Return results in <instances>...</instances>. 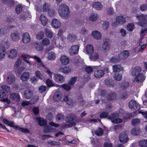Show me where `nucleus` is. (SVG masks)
<instances>
[{
	"mask_svg": "<svg viewBox=\"0 0 147 147\" xmlns=\"http://www.w3.org/2000/svg\"><path fill=\"white\" fill-rule=\"evenodd\" d=\"M21 64V61L19 59H18L15 62L14 65V68L16 69L17 68L20 66Z\"/></svg>",
	"mask_w": 147,
	"mask_h": 147,
	"instance_id": "57",
	"label": "nucleus"
},
{
	"mask_svg": "<svg viewBox=\"0 0 147 147\" xmlns=\"http://www.w3.org/2000/svg\"><path fill=\"white\" fill-rule=\"evenodd\" d=\"M140 9L142 11H144L147 9V4H144L140 6Z\"/></svg>",
	"mask_w": 147,
	"mask_h": 147,
	"instance_id": "64",
	"label": "nucleus"
},
{
	"mask_svg": "<svg viewBox=\"0 0 147 147\" xmlns=\"http://www.w3.org/2000/svg\"><path fill=\"white\" fill-rule=\"evenodd\" d=\"M105 85L109 87H112L114 86L113 82L109 80H105Z\"/></svg>",
	"mask_w": 147,
	"mask_h": 147,
	"instance_id": "63",
	"label": "nucleus"
},
{
	"mask_svg": "<svg viewBox=\"0 0 147 147\" xmlns=\"http://www.w3.org/2000/svg\"><path fill=\"white\" fill-rule=\"evenodd\" d=\"M37 120L38 121V124L40 126H45L47 124L46 121L44 119L38 118Z\"/></svg>",
	"mask_w": 147,
	"mask_h": 147,
	"instance_id": "46",
	"label": "nucleus"
},
{
	"mask_svg": "<svg viewBox=\"0 0 147 147\" xmlns=\"http://www.w3.org/2000/svg\"><path fill=\"white\" fill-rule=\"evenodd\" d=\"M62 97L61 92L59 90H58L55 93L53 96V99L55 101H59L62 98Z\"/></svg>",
	"mask_w": 147,
	"mask_h": 147,
	"instance_id": "7",
	"label": "nucleus"
},
{
	"mask_svg": "<svg viewBox=\"0 0 147 147\" xmlns=\"http://www.w3.org/2000/svg\"><path fill=\"white\" fill-rule=\"evenodd\" d=\"M78 102H79L80 104L81 105H83L84 104V100L82 98V97L80 95L78 96Z\"/></svg>",
	"mask_w": 147,
	"mask_h": 147,
	"instance_id": "61",
	"label": "nucleus"
},
{
	"mask_svg": "<svg viewBox=\"0 0 147 147\" xmlns=\"http://www.w3.org/2000/svg\"><path fill=\"white\" fill-rule=\"evenodd\" d=\"M30 74L28 72H24L21 76L20 79L23 81H26L29 78Z\"/></svg>",
	"mask_w": 147,
	"mask_h": 147,
	"instance_id": "23",
	"label": "nucleus"
},
{
	"mask_svg": "<svg viewBox=\"0 0 147 147\" xmlns=\"http://www.w3.org/2000/svg\"><path fill=\"white\" fill-rule=\"evenodd\" d=\"M40 20L43 25L45 26L46 24L48 21V19L45 15H41L40 17Z\"/></svg>",
	"mask_w": 147,
	"mask_h": 147,
	"instance_id": "33",
	"label": "nucleus"
},
{
	"mask_svg": "<svg viewBox=\"0 0 147 147\" xmlns=\"http://www.w3.org/2000/svg\"><path fill=\"white\" fill-rule=\"evenodd\" d=\"M113 71L116 72L117 71H122L123 70V67H122L121 65H115L113 66Z\"/></svg>",
	"mask_w": 147,
	"mask_h": 147,
	"instance_id": "30",
	"label": "nucleus"
},
{
	"mask_svg": "<svg viewBox=\"0 0 147 147\" xmlns=\"http://www.w3.org/2000/svg\"><path fill=\"white\" fill-rule=\"evenodd\" d=\"M10 37L12 40L13 41H17L20 39L18 33L17 32L11 33V34Z\"/></svg>",
	"mask_w": 147,
	"mask_h": 147,
	"instance_id": "14",
	"label": "nucleus"
},
{
	"mask_svg": "<svg viewBox=\"0 0 147 147\" xmlns=\"http://www.w3.org/2000/svg\"><path fill=\"white\" fill-rule=\"evenodd\" d=\"M35 74L36 77L38 78L42 79L43 78L41 72L38 71H37L35 72Z\"/></svg>",
	"mask_w": 147,
	"mask_h": 147,
	"instance_id": "55",
	"label": "nucleus"
},
{
	"mask_svg": "<svg viewBox=\"0 0 147 147\" xmlns=\"http://www.w3.org/2000/svg\"><path fill=\"white\" fill-rule=\"evenodd\" d=\"M115 80L117 81H120L122 78V76L121 74H116L114 76Z\"/></svg>",
	"mask_w": 147,
	"mask_h": 147,
	"instance_id": "59",
	"label": "nucleus"
},
{
	"mask_svg": "<svg viewBox=\"0 0 147 147\" xmlns=\"http://www.w3.org/2000/svg\"><path fill=\"white\" fill-rule=\"evenodd\" d=\"M105 74V72L103 70L99 69L95 71L94 75L96 78H100L103 76Z\"/></svg>",
	"mask_w": 147,
	"mask_h": 147,
	"instance_id": "16",
	"label": "nucleus"
},
{
	"mask_svg": "<svg viewBox=\"0 0 147 147\" xmlns=\"http://www.w3.org/2000/svg\"><path fill=\"white\" fill-rule=\"evenodd\" d=\"M34 45L36 50L38 51H41L43 48L42 45L40 43L35 42Z\"/></svg>",
	"mask_w": 147,
	"mask_h": 147,
	"instance_id": "39",
	"label": "nucleus"
},
{
	"mask_svg": "<svg viewBox=\"0 0 147 147\" xmlns=\"http://www.w3.org/2000/svg\"><path fill=\"white\" fill-rule=\"evenodd\" d=\"M145 79V77L144 75L140 73L135 77V80L138 83L144 81Z\"/></svg>",
	"mask_w": 147,
	"mask_h": 147,
	"instance_id": "11",
	"label": "nucleus"
},
{
	"mask_svg": "<svg viewBox=\"0 0 147 147\" xmlns=\"http://www.w3.org/2000/svg\"><path fill=\"white\" fill-rule=\"evenodd\" d=\"M141 131L139 127H137L132 129L131 131V134L134 135H138L140 133Z\"/></svg>",
	"mask_w": 147,
	"mask_h": 147,
	"instance_id": "29",
	"label": "nucleus"
},
{
	"mask_svg": "<svg viewBox=\"0 0 147 147\" xmlns=\"http://www.w3.org/2000/svg\"><path fill=\"white\" fill-rule=\"evenodd\" d=\"M95 133L98 136H100L103 134V130L101 127H99L94 131Z\"/></svg>",
	"mask_w": 147,
	"mask_h": 147,
	"instance_id": "38",
	"label": "nucleus"
},
{
	"mask_svg": "<svg viewBox=\"0 0 147 147\" xmlns=\"http://www.w3.org/2000/svg\"><path fill=\"white\" fill-rule=\"evenodd\" d=\"M90 56V58L92 61H95L98 58L99 55L97 53L92 52Z\"/></svg>",
	"mask_w": 147,
	"mask_h": 147,
	"instance_id": "37",
	"label": "nucleus"
},
{
	"mask_svg": "<svg viewBox=\"0 0 147 147\" xmlns=\"http://www.w3.org/2000/svg\"><path fill=\"white\" fill-rule=\"evenodd\" d=\"M54 80L55 81L61 83L64 82V77L63 76L59 74L55 75Z\"/></svg>",
	"mask_w": 147,
	"mask_h": 147,
	"instance_id": "10",
	"label": "nucleus"
},
{
	"mask_svg": "<svg viewBox=\"0 0 147 147\" xmlns=\"http://www.w3.org/2000/svg\"><path fill=\"white\" fill-rule=\"evenodd\" d=\"M107 91L105 90H101L100 92V94L102 97L107 98L108 95Z\"/></svg>",
	"mask_w": 147,
	"mask_h": 147,
	"instance_id": "48",
	"label": "nucleus"
},
{
	"mask_svg": "<svg viewBox=\"0 0 147 147\" xmlns=\"http://www.w3.org/2000/svg\"><path fill=\"white\" fill-rule=\"evenodd\" d=\"M119 137L120 141L121 143H125L128 142V138L127 135L125 133H121Z\"/></svg>",
	"mask_w": 147,
	"mask_h": 147,
	"instance_id": "6",
	"label": "nucleus"
},
{
	"mask_svg": "<svg viewBox=\"0 0 147 147\" xmlns=\"http://www.w3.org/2000/svg\"><path fill=\"white\" fill-rule=\"evenodd\" d=\"M141 71V69L138 66H136L133 68L131 71V74L132 76H136L140 74Z\"/></svg>",
	"mask_w": 147,
	"mask_h": 147,
	"instance_id": "9",
	"label": "nucleus"
},
{
	"mask_svg": "<svg viewBox=\"0 0 147 147\" xmlns=\"http://www.w3.org/2000/svg\"><path fill=\"white\" fill-rule=\"evenodd\" d=\"M51 25L54 28H58L60 27L61 24L59 20L55 19L52 20Z\"/></svg>",
	"mask_w": 147,
	"mask_h": 147,
	"instance_id": "12",
	"label": "nucleus"
},
{
	"mask_svg": "<svg viewBox=\"0 0 147 147\" xmlns=\"http://www.w3.org/2000/svg\"><path fill=\"white\" fill-rule=\"evenodd\" d=\"M15 80L14 76L13 75H10L7 77V81L8 84H11Z\"/></svg>",
	"mask_w": 147,
	"mask_h": 147,
	"instance_id": "35",
	"label": "nucleus"
},
{
	"mask_svg": "<svg viewBox=\"0 0 147 147\" xmlns=\"http://www.w3.org/2000/svg\"><path fill=\"white\" fill-rule=\"evenodd\" d=\"M117 21L120 24H122L125 22V18L123 16H118L116 18Z\"/></svg>",
	"mask_w": 147,
	"mask_h": 147,
	"instance_id": "41",
	"label": "nucleus"
},
{
	"mask_svg": "<svg viewBox=\"0 0 147 147\" xmlns=\"http://www.w3.org/2000/svg\"><path fill=\"white\" fill-rule=\"evenodd\" d=\"M10 97L11 99L17 101H19L20 100L19 95L18 93H14L10 94Z\"/></svg>",
	"mask_w": 147,
	"mask_h": 147,
	"instance_id": "21",
	"label": "nucleus"
},
{
	"mask_svg": "<svg viewBox=\"0 0 147 147\" xmlns=\"http://www.w3.org/2000/svg\"><path fill=\"white\" fill-rule=\"evenodd\" d=\"M76 80V77L72 78L68 83V84L70 86H72L75 83Z\"/></svg>",
	"mask_w": 147,
	"mask_h": 147,
	"instance_id": "56",
	"label": "nucleus"
},
{
	"mask_svg": "<svg viewBox=\"0 0 147 147\" xmlns=\"http://www.w3.org/2000/svg\"><path fill=\"white\" fill-rule=\"evenodd\" d=\"M98 15L96 14H94L89 18L90 20L92 21H95L98 18Z\"/></svg>",
	"mask_w": 147,
	"mask_h": 147,
	"instance_id": "54",
	"label": "nucleus"
},
{
	"mask_svg": "<svg viewBox=\"0 0 147 147\" xmlns=\"http://www.w3.org/2000/svg\"><path fill=\"white\" fill-rule=\"evenodd\" d=\"M58 13L61 18L64 19H67L70 16L69 7L65 4H61L59 7Z\"/></svg>",
	"mask_w": 147,
	"mask_h": 147,
	"instance_id": "1",
	"label": "nucleus"
},
{
	"mask_svg": "<svg viewBox=\"0 0 147 147\" xmlns=\"http://www.w3.org/2000/svg\"><path fill=\"white\" fill-rule=\"evenodd\" d=\"M33 96V92L32 90L28 89L26 90L24 92V96L27 99H29Z\"/></svg>",
	"mask_w": 147,
	"mask_h": 147,
	"instance_id": "17",
	"label": "nucleus"
},
{
	"mask_svg": "<svg viewBox=\"0 0 147 147\" xmlns=\"http://www.w3.org/2000/svg\"><path fill=\"white\" fill-rule=\"evenodd\" d=\"M100 67L99 66H88L85 68V70L86 72L89 73L92 72L93 69H100Z\"/></svg>",
	"mask_w": 147,
	"mask_h": 147,
	"instance_id": "24",
	"label": "nucleus"
},
{
	"mask_svg": "<svg viewBox=\"0 0 147 147\" xmlns=\"http://www.w3.org/2000/svg\"><path fill=\"white\" fill-rule=\"evenodd\" d=\"M33 58L36 59L38 62V65H39V66H40L41 65H42V63L41 61V60L40 58L36 56H34L32 57Z\"/></svg>",
	"mask_w": 147,
	"mask_h": 147,
	"instance_id": "60",
	"label": "nucleus"
},
{
	"mask_svg": "<svg viewBox=\"0 0 147 147\" xmlns=\"http://www.w3.org/2000/svg\"><path fill=\"white\" fill-rule=\"evenodd\" d=\"M93 7L97 10H101L102 8V5L101 3L98 2L94 3L93 4Z\"/></svg>",
	"mask_w": 147,
	"mask_h": 147,
	"instance_id": "25",
	"label": "nucleus"
},
{
	"mask_svg": "<svg viewBox=\"0 0 147 147\" xmlns=\"http://www.w3.org/2000/svg\"><path fill=\"white\" fill-rule=\"evenodd\" d=\"M109 113L106 112H103L100 115V117L101 118H105L108 117Z\"/></svg>",
	"mask_w": 147,
	"mask_h": 147,
	"instance_id": "53",
	"label": "nucleus"
},
{
	"mask_svg": "<svg viewBox=\"0 0 147 147\" xmlns=\"http://www.w3.org/2000/svg\"><path fill=\"white\" fill-rule=\"evenodd\" d=\"M60 61L62 64L66 65L69 63V59L66 56L63 55L60 57Z\"/></svg>",
	"mask_w": 147,
	"mask_h": 147,
	"instance_id": "18",
	"label": "nucleus"
},
{
	"mask_svg": "<svg viewBox=\"0 0 147 147\" xmlns=\"http://www.w3.org/2000/svg\"><path fill=\"white\" fill-rule=\"evenodd\" d=\"M119 116V114L117 113H115L110 115L108 117V119L111 120L113 123H120L122 122V119L119 118H116Z\"/></svg>",
	"mask_w": 147,
	"mask_h": 147,
	"instance_id": "3",
	"label": "nucleus"
},
{
	"mask_svg": "<svg viewBox=\"0 0 147 147\" xmlns=\"http://www.w3.org/2000/svg\"><path fill=\"white\" fill-rule=\"evenodd\" d=\"M53 128L51 126L47 125L44 127V132L46 133L51 132L53 130Z\"/></svg>",
	"mask_w": 147,
	"mask_h": 147,
	"instance_id": "44",
	"label": "nucleus"
},
{
	"mask_svg": "<svg viewBox=\"0 0 147 147\" xmlns=\"http://www.w3.org/2000/svg\"><path fill=\"white\" fill-rule=\"evenodd\" d=\"M38 97L34 96V97L31 99L30 101H23L22 103V105L25 106L30 104H34L38 100Z\"/></svg>",
	"mask_w": 147,
	"mask_h": 147,
	"instance_id": "5",
	"label": "nucleus"
},
{
	"mask_svg": "<svg viewBox=\"0 0 147 147\" xmlns=\"http://www.w3.org/2000/svg\"><path fill=\"white\" fill-rule=\"evenodd\" d=\"M140 119L138 118H135L133 119L131 121V124L133 126L137 125L140 123Z\"/></svg>",
	"mask_w": 147,
	"mask_h": 147,
	"instance_id": "47",
	"label": "nucleus"
},
{
	"mask_svg": "<svg viewBox=\"0 0 147 147\" xmlns=\"http://www.w3.org/2000/svg\"><path fill=\"white\" fill-rule=\"evenodd\" d=\"M139 145L142 147H147V140H142L139 142Z\"/></svg>",
	"mask_w": 147,
	"mask_h": 147,
	"instance_id": "42",
	"label": "nucleus"
},
{
	"mask_svg": "<svg viewBox=\"0 0 147 147\" xmlns=\"http://www.w3.org/2000/svg\"><path fill=\"white\" fill-rule=\"evenodd\" d=\"M79 46L78 45H74L72 46L69 49V53L70 54L72 55L74 54H77L78 51Z\"/></svg>",
	"mask_w": 147,
	"mask_h": 147,
	"instance_id": "4",
	"label": "nucleus"
},
{
	"mask_svg": "<svg viewBox=\"0 0 147 147\" xmlns=\"http://www.w3.org/2000/svg\"><path fill=\"white\" fill-rule=\"evenodd\" d=\"M60 71L65 74H67L71 71V69L67 67H61L59 68Z\"/></svg>",
	"mask_w": 147,
	"mask_h": 147,
	"instance_id": "36",
	"label": "nucleus"
},
{
	"mask_svg": "<svg viewBox=\"0 0 147 147\" xmlns=\"http://www.w3.org/2000/svg\"><path fill=\"white\" fill-rule=\"evenodd\" d=\"M94 49L93 46L91 45H88L86 47V50L87 53L91 54L93 52Z\"/></svg>",
	"mask_w": 147,
	"mask_h": 147,
	"instance_id": "32",
	"label": "nucleus"
},
{
	"mask_svg": "<svg viewBox=\"0 0 147 147\" xmlns=\"http://www.w3.org/2000/svg\"><path fill=\"white\" fill-rule=\"evenodd\" d=\"M6 49L3 46L0 47V59L3 58L5 55Z\"/></svg>",
	"mask_w": 147,
	"mask_h": 147,
	"instance_id": "31",
	"label": "nucleus"
},
{
	"mask_svg": "<svg viewBox=\"0 0 147 147\" xmlns=\"http://www.w3.org/2000/svg\"><path fill=\"white\" fill-rule=\"evenodd\" d=\"M22 10V7L20 5H17L16 7V11L17 13L20 14Z\"/></svg>",
	"mask_w": 147,
	"mask_h": 147,
	"instance_id": "51",
	"label": "nucleus"
},
{
	"mask_svg": "<svg viewBox=\"0 0 147 147\" xmlns=\"http://www.w3.org/2000/svg\"><path fill=\"white\" fill-rule=\"evenodd\" d=\"M22 57L23 58L24 60L26 62L30 65V63L28 60L30 57L28 55L24 54L22 55Z\"/></svg>",
	"mask_w": 147,
	"mask_h": 147,
	"instance_id": "62",
	"label": "nucleus"
},
{
	"mask_svg": "<svg viewBox=\"0 0 147 147\" xmlns=\"http://www.w3.org/2000/svg\"><path fill=\"white\" fill-rule=\"evenodd\" d=\"M92 35L93 37L96 39H99L101 38V34L100 32L96 30L93 31L92 33Z\"/></svg>",
	"mask_w": 147,
	"mask_h": 147,
	"instance_id": "28",
	"label": "nucleus"
},
{
	"mask_svg": "<svg viewBox=\"0 0 147 147\" xmlns=\"http://www.w3.org/2000/svg\"><path fill=\"white\" fill-rule=\"evenodd\" d=\"M44 36V33L43 31H41L39 32L36 35V37L38 39H41Z\"/></svg>",
	"mask_w": 147,
	"mask_h": 147,
	"instance_id": "49",
	"label": "nucleus"
},
{
	"mask_svg": "<svg viewBox=\"0 0 147 147\" xmlns=\"http://www.w3.org/2000/svg\"><path fill=\"white\" fill-rule=\"evenodd\" d=\"M30 38L29 34L27 32L24 34L22 36L23 42L25 44H27L30 42Z\"/></svg>",
	"mask_w": 147,
	"mask_h": 147,
	"instance_id": "8",
	"label": "nucleus"
},
{
	"mask_svg": "<svg viewBox=\"0 0 147 147\" xmlns=\"http://www.w3.org/2000/svg\"><path fill=\"white\" fill-rule=\"evenodd\" d=\"M56 57V55L55 53L53 52L49 53L47 58L50 60H52L55 59Z\"/></svg>",
	"mask_w": 147,
	"mask_h": 147,
	"instance_id": "45",
	"label": "nucleus"
},
{
	"mask_svg": "<svg viewBox=\"0 0 147 147\" xmlns=\"http://www.w3.org/2000/svg\"><path fill=\"white\" fill-rule=\"evenodd\" d=\"M63 100L69 105H71L72 103V100L68 96H65L63 98Z\"/></svg>",
	"mask_w": 147,
	"mask_h": 147,
	"instance_id": "43",
	"label": "nucleus"
},
{
	"mask_svg": "<svg viewBox=\"0 0 147 147\" xmlns=\"http://www.w3.org/2000/svg\"><path fill=\"white\" fill-rule=\"evenodd\" d=\"M136 17L137 19L139 20V22L136 23L137 24L143 27H145L147 26V21L146 19V15L141 14L137 15Z\"/></svg>",
	"mask_w": 147,
	"mask_h": 147,
	"instance_id": "2",
	"label": "nucleus"
},
{
	"mask_svg": "<svg viewBox=\"0 0 147 147\" xmlns=\"http://www.w3.org/2000/svg\"><path fill=\"white\" fill-rule=\"evenodd\" d=\"M19 130L21 131L22 132L24 133H29L30 132L29 131L27 128H22L18 126L16 130Z\"/></svg>",
	"mask_w": 147,
	"mask_h": 147,
	"instance_id": "52",
	"label": "nucleus"
},
{
	"mask_svg": "<svg viewBox=\"0 0 147 147\" xmlns=\"http://www.w3.org/2000/svg\"><path fill=\"white\" fill-rule=\"evenodd\" d=\"M117 94L115 92L111 91L110 92L107 96V99L111 101L115 100L116 98Z\"/></svg>",
	"mask_w": 147,
	"mask_h": 147,
	"instance_id": "15",
	"label": "nucleus"
},
{
	"mask_svg": "<svg viewBox=\"0 0 147 147\" xmlns=\"http://www.w3.org/2000/svg\"><path fill=\"white\" fill-rule=\"evenodd\" d=\"M17 51L14 49L10 50L9 52V57L11 58H13L15 57L17 54Z\"/></svg>",
	"mask_w": 147,
	"mask_h": 147,
	"instance_id": "22",
	"label": "nucleus"
},
{
	"mask_svg": "<svg viewBox=\"0 0 147 147\" xmlns=\"http://www.w3.org/2000/svg\"><path fill=\"white\" fill-rule=\"evenodd\" d=\"M67 38L69 42H72L76 40L77 36L74 34H68Z\"/></svg>",
	"mask_w": 147,
	"mask_h": 147,
	"instance_id": "27",
	"label": "nucleus"
},
{
	"mask_svg": "<svg viewBox=\"0 0 147 147\" xmlns=\"http://www.w3.org/2000/svg\"><path fill=\"white\" fill-rule=\"evenodd\" d=\"M1 87L2 89H3L7 93H8L10 91V87L6 85H2L1 86Z\"/></svg>",
	"mask_w": 147,
	"mask_h": 147,
	"instance_id": "58",
	"label": "nucleus"
},
{
	"mask_svg": "<svg viewBox=\"0 0 147 147\" xmlns=\"http://www.w3.org/2000/svg\"><path fill=\"white\" fill-rule=\"evenodd\" d=\"M129 56V53L127 51L121 52L119 55L120 59H123L127 58Z\"/></svg>",
	"mask_w": 147,
	"mask_h": 147,
	"instance_id": "26",
	"label": "nucleus"
},
{
	"mask_svg": "<svg viewBox=\"0 0 147 147\" xmlns=\"http://www.w3.org/2000/svg\"><path fill=\"white\" fill-rule=\"evenodd\" d=\"M129 106L130 109L136 110L137 109L138 107V105L135 100H132L129 102Z\"/></svg>",
	"mask_w": 147,
	"mask_h": 147,
	"instance_id": "13",
	"label": "nucleus"
},
{
	"mask_svg": "<svg viewBox=\"0 0 147 147\" xmlns=\"http://www.w3.org/2000/svg\"><path fill=\"white\" fill-rule=\"evenodd\" d=\"M75 115L74 114H70L67 115L65 119V121L67 123H70L74 121L75 118Z\"/></svg>",
	"mask_w": 147,
	"mask_h": 147,
	"instance_id": "20",
	"label": "nucleus"
},
{
	"mask_svg": "<svg viewBox=\"0 0 147 147\" xmlns=\"http://www.w3.org/2000/svg\"><path fill=\"white\" fill-rule=\"evenodd\" d=\"M50 6L47 3H45L43 5V9L44 11H47L49 10Z\"/></svg>",
	"mask_w": 147,
	"mask_h": 147,
	"instance_id": "50",
	"label": "nucleus"
},
{
	"mask_svg": "<svg viewBox=\"0 0 147 147\" xmlns=\"http://www.w3.org/2000/svg\"><path fill=\"white\" fill-rule=\"evenodd\" d=\"M110 47V45L109 41H104L102 46V49L103 51L106 52L109 50Z\"/></svg>",
	"mask_w": 147,
	"mask_h": 147,
	"instance_id": "19",
	"label": "nucleus"
},
{
	"mask_svg": "<svg viewBox=\"0 0 147 147\" xmlns=\"http://www.w3.org/2000/svg\"><path fill=\"white\" fill-rule=\"evenodd\" d=\"M45 33L46 36L48 38H51L53 36V33L52 31L48 28H46L45 30Z\"/></svg>",
	"mask_w": 147,
	"mask_h": 147,
	"instance_id": "34",
	"label": "nucleus"
},
{
	"mask_svg": "<svg viewBox=\"0 0 147 147\" xmlns=\"http://www.w3.org/2000/svg\"><path fill=\"white\" fill-rule=\"evenodd\" d=\"M46 82L47 84L49 87H51L53 86H55L56 87L59 86L56 84H54L53 82L49 79H47Z\"/></svg>",
	"mask_w": 147,
	"mask_h": 147,
	"instance_id": "40",
	"label": "nucleus"
}]
</instances>
